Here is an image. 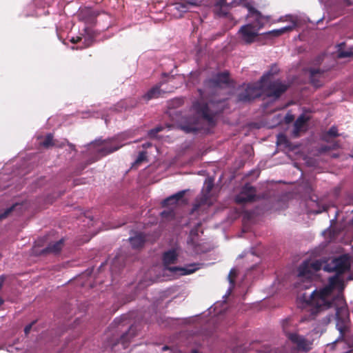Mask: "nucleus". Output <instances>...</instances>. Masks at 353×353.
Here are the masks:
<instances>
[{
    "label": "nucleus",
    "instance_id": "9b49d317",
    "mask_svg": "<svg viewBox=\"0 0 353 353\" xmlns=\"http://www.w3.org/2000/svg\"><path fill=\"white\" fill-rule=\"evenodd\" d=\"M279 21H284L283 17H281ZM285 21H289L290 25L279 29H276L267 32V34L272 35L273 37H279L285 32L292 31L297 26V18L294 16H286Z\"/></svg>",
    "mask_w": 353,
    "mask_h": 353
},
{
    "label": "nucleus",
    "instance_id": "473e14b6",
    "mask_svg": "<svg viewBox=\"0 0 353 353\" xmlns=\"http://www.w3.org/2000/svg\"><path fill=\"white\" fill-rule=\"evenodd\" d=\"M33 323H31V324H30V325H28L26 326V327H25V329H24V332H25V334H28L30 332V330H31V328H32V326Z\"/></svg>",
    "mask_w": 353,
    "mask_h": 353
},
{
    "label": "nucleus",
    "instance_id": "9d476101",
    "mask_svg": "<svg viewBox=\"0 0 353 353\" xmlns=\"http://www.w3.org/2000/svg\"><path fill=\"white\" fill-rule=\"evenodd\" d=\"M288 339L296 345L299 350L307 352L312 348V343L297 333L289 334Z\"/></svg>",
    "mask_w": 353,
    "mask_h": 353
},
{
    "label": "nucleus",
    "instance_id": "412c9836",
    "mask_svg": "<svg viewBox=\"0 0 353 353\" xmlns=\"http://www.w3.org/2000/svg\"><path fill=\"white\" fill-rule=\"evenodd\" d=\"M63 243V239H61L54 243H50L47 248V252L57 253L62 248Z\"/></svg>",
    "mask_w": 353,
    "mask_h": 353
},
{
    "label": "nucleus",
    "instance_id": "0eeeda50",
    "mask_svg": "<svg viewBox=\"0 0 353 353\" xmlns=\"http://www.w3.org/2000/svg\"><path fill=\"white\" fill-rule=\"evenodd\" d=\"M213 185L214 182L212 179H207L205 180L201 196L196 201L192 211V213L199 212L201 208L204 209L205 205L210 206L213 204L215 201V199L211 194Z\"/></svg>",
    "mask_w": 353,
    "mask_h": 353
},
{
    "label": "nucleus",
    "instance_id": "cd10ccee",
    "mask_svg": "<svg viewBox=\"0 0 353 353\" xmlns=\"http://www.w3.org/2000/svg\"><path fill=\"white\" fill-rule=\"evenodd\" d=\"M163 129V127L161 126H159V127H157L154 129H152L151 130H150L148 132V136L151 138H153V137H156V134L161 132L162 130Z\"/></svg>",
    "mask_w": 353,
    "mask_h": 353
},
{
    "label": "nucleus",
    "instance_id": "39448f33",
    "mask_svg": "<svg viewBox=\"0 0 353 353\" xmlns=\"http://www.w3.org/2000/svg\"><path fill=\"white\" fill-rule=\"evenodd\" d=\"M130 137V133H123L110 139L96 140L89 145V149L98 157L105 156L119 149L125 144L121 142L126 141Z\"/></svg>",
    "mask_w": 353,
    "mask_h": 353
},
{
    "label": "nucleus",
    "instance_id": "c85d7f7f",
    "mask_svg": "<svg viewBox=\"0 0 353 353\" xmlns=\"http://www.w3.org/2000/svg\"><path fill=\"white\" fill-rule=\"evenodd\" d=\"M15 208V205H12V207L6 209L3 214H0V219H2L3 218H6L10 212L11 211Z\"/></svg>",
    "mask_w": 353,
    "mask_h": 353
},
{
    "label": "nucleus",
    "instance_id": "ddd939ff",
    "mask_svg": "<svg viewBox=\"0 0 353 353\" xmlns=\"http://www.w3.org/2000/svg\"><path fill=\"white\" fill-rule=\"evenodd\" d=\"M229 81V77L227 72L218 74L213 79L206 82V85L213 88H221L227 85Z\"/></svg>",
    "mask_w": 353,
    "mask_h": 353
},
{
    "label": "nucleus",
    "instance_id": "ea45409f",
    "mask_svg": "<svg viewBox=\"0 0 353 353\" xmlns=\"http://www.w3.org/2000/svg\"><path fill=\"white\" fill-rule=\"evenodd\" d=\"M69 147H70V148H71L72 150H74V145H69Z\"/></svg>",
    "mask_w": 353,
    "mask_h": 353
},
{
    "label": "nucleus",
    "instance_id": "f257e3e1",
    "mask_svg": "<svg viewBox=\"0 0 353 353\" xmlns=\"http://www.w3.org/2000/svg\"><path fill=\"white\" fill-rule=\"evenodd\" d=\"M351 259L349 254H343L323 264L319 260L304 261L299 268L295 288L299 292L298 299L303 306L312 307L310 318L326 325L335 319L339 336L332 344L336 349H343L341 353L353 350L345 338L348 332L349 313L341 292L344 279L341 274L349 270Z\"/></svg>",
    "mask_w": 353,
    "mask_h": 353
},
{
    "label": "nucleus",
    "instance_id": "2f4dec72",
    "mask_svg": "<svg viewBox=\"0 0 353 353\" xmlns=\"http://www.w3.org/2000/svg\"><path fill=\"white\" fill-rule=\"evenodd\" d=\"M285 121L287 123H290L291 121H293L294 119V117L293 115L290 114H288L286 116H285Z\"/></svg>",
    "mask_w": 353,
    "mask_h": 353
},
{
    "label": "nucleus",
    "instance_id": "de8ad7c7",
    "mask_svg": "<svg viewBox=\"0 0 353 353\" xmlns=\"http://www.w3.org/2000/svg\"><path fill=\"white\" fill-rule=\"evenodd\" d=\"M90 41L89 40V43L87 44V46H90Z\"/></svg>",
    "mask_w": 353,
    "mask_h": 353
},
{
    "label": "nucleus",
    "instance_id": "a19ab883",
    "mask_svg": "<svg viewBox=\"0 0 353 353\" xmlns=\"http://www.w3.org/2000/svg\"><path fill=\"white\" fill-rule=\"evenodd\" d=\"M192 353H199V352H197V350H193L192 351Z\"/></svg>",
    "mask_w": 353,
    "mask_h": 353
},
{
    "label": "nucleus",
    "instance_id": "423d86ee",
    "mask_svg": "<svg viewBox=\"0 0 353 353\" xmlns=\"http://www.w3.org/2000/svg\"><path fill=\"white\" fill-rule=\"evenodd\" d=\"M179 252L176 249H171L163 254V262L165 269L172 272H178L180 275H187L194 272L200 268L199 264H190L185 267L179 268L176 266H170L177 262Z\"/></svg>",
    "mask_w": 353,
    "mask_h": 353
},
{
    "label": "nucleus",
    "instance_id": "1a4fd4ad",
    "mask_svg": "<svg viewBox=\"0 0 353 353\" xmlns=\"http://www.w3.org/2000/svg\"><path fill=\"white\" fill-rule=\"evenodd\" d=\"M256 196L255 189L249 185H245L241 192L235 196V201L239 204H245L252 202Z\"/></svg>",
    "mask_w": 353,
    "mask_h": 353
},
{
    "label": "nucleus",
    "instance_id": "4c0bfd02",
    "mask_svg": "<svg viewBox=\"0 0 353 353\" xmlns=\"http://www.w3.org/2000/svg\"><path fill=\"white\" fill-rule=\"evenodd\" d=\"M150 146H151V143H148H148H144V144L143 145V148H149V147H150Z\"/></svg>",
    "mask_w": 353,
    "mask_h": 353
},
{
    "label": "nucleus",
    "instance_id": "6ab92c4d",
    "mask_svg": "<svg viewBox=\"0 0 353 353\" xmlns=\"http://www.w3.org/2000/svg\"><path fill=\"white\" fill-rule=\"evenodd\" d=\"M162 84L160 85H156L153 88H152L145 95L144 98L146 100H150L152 99H154L158 97L161 94V90L160 89V86H161Z\"/></svg>",
    "mask_w": 353,
    "mask_h": 353
},
{
    "label": "nucleus",
    "instance_id": "f8f14e48",
    "mask_svg": "<svg viewBox=\"0 0 353 353\" xmlns=\"http://www.w3.org/2000/svg\"><path fill=\"white\" fill-rule=\"evenodd\" d=\"M202 0H180L173 5V9L180 13L186 12L192 8L201 6Z\"/></svg>",
    "mask_w": 353,
    "mask_h": 353
},
{
    "label": "nucleus",
    "instance_id": "7c9ffc66",
    "mask_svg": "<svg viewBox=\"0 0 353 353\" xmlns=\"http://www.w3.org/2000/svg\"><path fill=\"white\" fill-rule=\"evenodd\" d=\"M133 328L131 327L129 331L128 332V333H126L125 334L123 335L121 340L122 342H125V341H127L128 339V336L129 335H131V334L133 332Z\"/></svg>",
    "mask_w": 353,
    "mask_h": 353
},
{
    "label": "nucleus",
    "instance_id": "49530a36",
    "mask_svg": "<svg viewBox=\"0 0 353 353\" xmlns=\"http://www.w3.org/2000/svg\"><path fill=\"white\" fill-rule=\"evenodd\" d=\"M310 189H311L310 188H308L306 190V192H309V190H310Z\"/></svg>",
    "mask_w": 353,
    "mask_h": 353
},
{
    "label": "nucleus",
    "instance_id": "f704fd0d",
    "mask_svg": "<svg viewBox=\"0 0 353 353\" xmlns=\"http://www.w3.org/2000/svg\"><path fill=\"white\" fill-rule=\"evenodd\" d=\"M325 55H321L319 57H318L317 60H316V63H320L321 61H323L324 59H325Z\"/></svg>",
    "mask_w": 353,
    "mask_h": 353
},
{
    "label": "nucleus",
    "instance_id": "bb28decb",
    "mask_svg": "<svg viewBox=\"0 0 353 353\" xmlns=\"http://www.w3.org/2000/svg\"><path fill=\"white\" fill-rule=\"evenodd\" d=\"M323 235L325 238H327L329 241H331L334 240V233H333L332 231L330 229L323 231Z\"/></svg>",
    "mask_w": 353,
    "mask_h": 353
},
{
    "label": "nucleus",
    "instance_id": "c756f323",
    "mask_svg": "<svg viewBox=\"0 0 353 353\" xmlns=\"http://www.w3.org/2000/svg\"><path fill=\"white\" fill-rule=\"evenodd\" d=\"M240 3L242 4L244 7L248 8V13L250 12V9H254L247 0H239Z\"/></svg>",
    "mask_w": 353,
    "mask_h": 353
},
{
    "label": "nucleus",
    "instance_id": "393cba45",
    "mask_svg": "<svg viewBox=\"0 0 353 353\" xmlns=\"http://www.w3.org/2000/svg\"><path fill=\"white\" fill-rule=\"evenodd\" d=\"M145 161H146V152H145V151L140 152L137 159L134 162L132 167L139 165V164H141L142 162H143Z\"/></svg>",
    "mask_w": 353,
    "mask_h": 353
},
{
    "label": "nucleus",
    "instance_id": "5701e85b",
    "mask_svg": "<svg viewBox=\"0 0 353 353\" xmlns=\"http://www.w3.org/2000/svg\"><path fill=\"white\" fill-rule=\"evenodd\" d=\"M344 46V43H340L338 47V54L339 58H353V52L352 51H344L341 48Z\"/></svg>",
    "mask_w": 353,
    "mask_h": 353
},
{
    "label": "nucleus",
    "instance_id": "a18cd8bd",
    "mask_svg": "<svg viewBox=\"0 0 353 353\" xmlns=\"http://www.w3.org/2000/svg\"><path fill=\"white\" fill-rule=\"evenodd\" d=\"M89 221L92 223V225H93V221H92V219H90Z\"/></svg>",
    "mask_w": 353,
    "mask_h": 353
},
{
    "label": "nucleus",
    "instance_id": "c9c22d12",
    "mask_svg": "<svg viewBox=\"0 0 353 353\" xmlns=\"http://www.w3.org/2000/svg\"><path fill=\"white\" fill-rule=\"evenodd\" d=\"M325 210H326V208L325 206H323L321 209H319L318 210H315V211H314V212H315V213H321V212H322L323 211H325Z\"/></svg>",
    "mask_w": 353,
    "mask_h": 353
},
{
    "label": "nucleus",
    "instance_id": "dca6fc26",
    "mask_svg": "<svg viewBox=\"0 0 353 353\" xmlns=\"http://www.w3.org/2000/svg\"><path fill=\"white\" fill-rule=\"evenodd\" d=\"M146 241V236L143 233H139L134 236L130 238V242L134 248H141Z\"/></svg>",
    "mask_w": 353,
    "mask_h": 353
},
{
    "label": "nucleus",
    "instance_id": "aec40b11",
    "mask_svg": "<svg viewBox=\"0 0 353 353\" xmlns=\"http://www.w3.org/2000/svg\"><path fill=\"white\" fill-rule=\"evenodd\" d=\"M236 275V270L235 269H232L230 272V274L228 275V280L230 282V287L226 292V294L223 296V299L225 300L227 299V297L230 294L233 288H234V278Z\"/></svg>",
    "mask_w": 353,
    "mask_h": 353
},
{
    "label": "nucleus",
    "instance_id": "58836bf2",
    "mask_svg": "<svg viewBox=\"0 0 353 353\" xmlns=\"http://www.w3.org/2000/svg\"><path fill=\"white\" fill-rule=\"evenodd\" d=\"M350 156L353 158V150L351 151Z\"/></svg>",
    "mask_w": 353,
    "mask_h": 353
},
{
    "label": "nucleus",
    "instance_id": "79ce46f5",
    "mask_svg": "<svg viewBox=\"0 0 353 353\" xmlns=\"http://www.w3.org/2000/svg\"><path fill=\"white\" fill-rule=\"evenodd\" d=\"M167 349H168V347H167V346H164V347H163V350H167Z\"/></svg>",
    "mask_w": 353,
    "mask_h": 353
},
{
    "label": "nucleus",
    "instance_id": "2eb2a0df",
    "mask_svg": "<svg viewBox=\"0 0 353 353\" xmlns=\"http://www.w3.org/2000/svg\"><path fill=\"white\" fill-rule=\"evenodd\" d=\"M324 71L321 70L320 69L311 68L310 70V80L312 83L316 86L319 87L321 85V82L320 79L323 76Z\"/></svg>",
    "mask_w": 353,
    "mask_h": 353
},
{
    "label": "nucleus",
    "instance_id": "f03ea898",
    "mask_svg": "<svg viewBox=\"0 0 353 353\" xmlns=\"http://www.w3.org/2000/svg\"><path fill=\"white\" fill-rule=\"evenodd\" d=\"M269 74L270 72L263 75L261 82L248 84L244 92L239 94V100L241 101H248L258 97L262 94L263 89L265 90L268 97L273 99H278L287 90L288 86L279 80L266 83Z\"/></svg>",
    "mask_w": 353,
    "mask_h": 353
},
{
    "label": "nucleus",
    "instance_id": "72a5a7b5",
    "mask_svg": "<svg viewBox=\"0 0 353 353\" xmlns=\"http://www.w3.org/2000/svg\"><path fill=\"white\" fill-rule=\"evenodd\" d=\"M285 140V137L283 134H280L278 136V143H281L282 141H284Z\"/></svg>",
    "mask_w": 353,
    "mask_h": 353
},
{
    "label": "nucleus",
    "instance_id": "e433bc0d",
    "mask_svg": "<svg viewBox=\"0 0 353 353\" xmlns=\"http://www.w3.org/2000/svg\"><path fill=\"white\" fill-rule=\"evenodd\" d=\"M81 40V38L80 37H77V39H74V37L71 39V41L72 43H77L79 41Z\"/></svg>",
    "mask_w": 353,
    "mask_h": 353
},
{
    "label": "nucleus",
    "instance_id": "4468645a",
    "mask_svg": "<svg viewBox=\"0 0 353 353\" xmlns=\"http://www.w3.org/2000/svg\"><path fill=\"white\" fill-rule=\"evenodd\" d=\"M309 117L305 114H301L294 123L293 136L298 137L301 132H304L307 129V122Z\"/></svg>",
    "mask_w": 353,
    "mask_h": 353
},
{
    "label": "nucleus",
    "instance_id": "a878e982",
    "mask_svg": "<svg viewBox=\"0 0 353 353\" xmlns=\"http://www.w3.org/2000/svg\"><path fill=\"white\" fill-rule=\"evenodd\" d=\"M39 143L46 148H48L54 145L52 136L51 134H48L43 141H40Z\"/></svg>",
    "mask_w": 353,
    "mask_h": 353
},
{
    "label": "nucleus",
    "instance_id": "a211bd4d",
    "mask_svg": "<svg viewBox=\"0 0 353 353\" xmlns=\"http://www.w3.org/2000/svg\"><path fill=\"white\" fill-rule=\"evenodd\" d=\"M199 92H201V99L200 101H198V102L200 103L201 105L203 104L205 105H207L210 110L214 112V116H215L221 109L220 103L215 104L214 102L206 103L203 99V94L201 92V90H199ZM195 103H197V101H196Z\"/></svg>",
    "mask_w": 353,
    "mask_h": 353
},
{
    "label": "nucleus",
    "instance_id": "6e6552de",
    "mask_svg": "<svg viewBox=\"0 0 353 353\" xmlns=\"http://www.w3.org/2000/svg\"><path fill=\"white\" fill-rule=\"evenodd\" d=\"M339 135L336 127L332 126L323 134V140L327 142V145L321 146L320 153H325L330 150H334L339 148L338 142L333 141V139Z\"/></svg>",
    "mask_w": 353,
    "mask_h": 353
},
{
    "label": "nucleus",
    "instance_id": "f3484780",
    "mask_svg": "<svg viewBox=\"0 0 353 353\" xmlns=\"http://www.w3.org/2000/svg\"><path fill=\"white\" fill-rule=\"evenodd\" d=\"M184 194H185V191L183 190V191H180L176 194L169 196L168 198H167L166 199H165L163 201V205L168 206L170 205H173V204L176 203L177 202L180 201L183 199Z\"/></svg>",
    "mask_w": 353,
    "mask_h": 353
},
{
    "label": "nucleus",
    "instance_id": "b1692460",
    "mask_svg": "<svg viewBox=\"0 0 353 353\" xmlns=\"http://www.w3.org/2000/svg\"><path fill=\"white\" fill-rule=\"evenodd\" d=\"M162 219L164 220L172 219L175 217V212L173 209L163 210L161 213Z\"/></svg>",
    "mask_w": 353,
    "mask_h": 353
},
{
    "label": "nucleus",
    "instance_id": "7ed1b4c3",
    "mask_svg": "<svg viewBox=\"0 0 353 353\" xmlns=\"http://www.w3.org/2000/svg\"><path fill=\"white\" fill-rule=\"evenodd\" d=\"M193 117L190 119L187 124L181 125V129L186 132H190L199 130L200 123H206L210 125L214 123V112L210 110L207 105L200 103H194L192 108Z\"/></svg>",
    "mask_w": 353,
    "mask_h": 353
},
{
    "label": "nucleus",
    "instance_id": "c03bdc74",
    "mask_svg": "<svg viewBox=\"0 0 353 353\" xmlns=\"http://www.w3.org/2000/svg\"><path fill=\"white\" fill-rule=\"evenodd\" d=\"M332 156L333 157H337V155H336V154H333Z\"/></svg>",
    "mask_w": 353,
    "mask_h": 353
},
{
    "label": "nucleus",
    "instance_id": "4be33fe9",
    "mask_svg": "<svg viewBox=\"0 0 353 353\" xmlns=\"http://www.w3.org/2000/svg\"><path fill=\"white\" fill-rule=\"evenodd\" d=\"M281 325L283 330L288 337L289 334H295L294 332H290L291 327H294V324L292 323L291 319H286L283 320Z\"/></svg>",
    "mask_w": 353,
    "mask_h": 353
},
{
    "label": "nucleus",
    "instance_id": "20e7f679",
    "mask_svg": "<svg viewBox=\"0 0 353 353\" xmlns=\"http://www.w3.org/2000/svg\"><path fill=\"white\" fill-rule=\"evenodd\" d=\"M248 17L252 19L253 21L251 23L243 26L239 33L242 41L246 43H250L258 36L259 30L263 28L265 19L256 9H250Z\"/></svg>",
    "mask_w": 353,
    "mask_h": 353
},
{
    "label": "nucleus",
    "instance_id": "37998d69",
    "mask_svg": "<svg viewBox=\"0 0 353 353\" xmlns=\"http://www.w3.org/2000/svg\"><path fill=\"white\" fill-rule=\"evenodd\" d=\"M217 306H218V303L215 305V307H214V310H216V308H217Z\"/></svg>",
    "mask_w": 353,
    "mask_h": 353
}]
</instances>
